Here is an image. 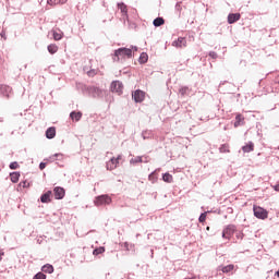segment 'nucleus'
Here are the masks:
<instances>
[{"instance_id": "nucleus-15", "label": "nucleus", "mask_w": 279, "mask_h": 279, "mask_svg": "<svg viewBox=\"0 0 279 279\" xmlns=\"http://www.w3.org/2000/svg\"><path fill=\"white\" fill-rule=\"evenodd\" d=\"M46 137L49 140L56 138V128L51 126V128L47 129Z\"/></svg>"}, {"instance_id": "nucleus-8", "label": "nucleus", "mask_w": 279, "mask_h": 279, "mask_svg": "<svg viewBox=\"0 0 279 279\" xmlns=\"http://www.w3.org/2000/svg\"><path fill=\"white\" fill-rule=\"evenodd\" d=\"M54 198L56 199H64V196L66 195V191H64V187L56 186L53 189Z\"/></svg>"}, {"instance_id": "nucleus-24", "label": "nucleus", "mask_w": 279, "mask_h": 279, "mask_svg": "<svg viewBox=\"0 0 279 279\" xmlns=\"http://www.w3.org/2000/svg\"><path fill=\"white\" fill-rule=\"evenodd\" d=\"M48 51L49 53L53 54V53H58V45L56 44H50L48 46Z\"/></svg>"}, {"instance_id": "nucleus-21", "label": "nucleus", "mask_w": 279, "mask_h": 279, "mask_svg": "<svg viewBox=\"0 0 279 279\" xmlns=\"http://www.w3.org/2000/svg\"><path fill=\"white\" fill-rule=\"evenodd\" d=\"M162 180H163V182H167L168 184H171V182H173V175H171L169 172H166L162 175Z\"/></svg>"}, {"instance_id": "nucleus-36", "label": "nucleus", "mask_w": 279, "mask_h": 279, "mask_svg": "<svg viewBox=\"0 0 279 279\" xmlns=\"http://www.w3.org/2000/svg\"><path fill=\"white\" fill-rule=\"evenodd\" d=\"M209 58H213V60H217V52L215 51L209 52Z\"/></svg>"}, {"instance_id": "nucleus-26", "label": "nucleus", "mask_w": 279, "mask_h": 279, "mask_svg": "<svg viewBox=\"0 0 279 279\" xmlns=\"http://www.w3.org/2000/svg\"><path fill=\"white\" fill-rule=\"evenodd\" d=\"M220 153L221 154H230V146L228 144H223L221 147H220Z\"/></svg>"}, {"instance_id": "nucleus-17", "label": "nucleus", "mask_w": 279, "mask_h": 279, "mask_svg": "<svg viewBox=\"0 0 279 279\" xmlns=\"http://www.w3.org/2000/svg\"><path fill=\"white\" fill-rule=\"evenodd\" d=\"M254 149V143L248 142L245 146L242 147L244 154H250Z\"/></svg>"}, {"instance_id": "nucleus-3", "label": "nucleus", "mask_w": 279, "mask_h": 279, "mask_svg": "<svg viewBox=\"0 0 279 279\" xmlns=\"http://www.w3.org/2000/svg\"><path fill=\"white\" fill-rule=\"evenodd\" d=\"M253 213L257 219H267L269 217V213L260 206H254Z\"/></svg>"}, {"instance_id": "nucleus-19", "label": "nucleus", "mask_w": 279, "mask_h": 279, "mask_svg": "<svg viewBox=\"0 0 279 279\" xmlns=\"http://www.w3.org/2000/svg\"><path fill=\"white\" fill-rule=\"evenodd\" d=\"M20 178H21V173H19V172H12L10 174V179H11V182H13V184H16V182H19Z\"/></svg>"}, {"instance_id": "nucleus-30", "label": "nucleus", "mask_w": 279, "mask_h": 279, "mask_svg": "<svg viewBox=\"0 0 279 279\" xmlns=\"http://www.w3.org/2000/svg\"><path fill=\"white\" fill-rule=\"evenodd\" d=\"M48 3L50 5H58L60 3H64V1L63 0H48Z\"/></svg>"}, {"instance_id": "nucleus-28", "label": "nucleus", "mask_w": 279, "mask_h": 279, "mask_svg": "<svg viewBox=\"0 0 279 279\" xmlns=\"http://www.w3.org/2000/svg\"><path fill=\"white\" fill-rule=\"evenodd\" d=\"M104 252H106V250L104 247H99L94 250L93 254L94 256H99V254H104Z\"/></svg>"}, {"instance_id": "nucleus-38", "label": "nucleus", "mask_w": 279, "mask_h": 279, "mask_svg": "<svg viewBox=\"0 0 279 279\" xmlns=\"http://www.w3.org/2000/svg\"><path fill=\"white\" fill-rule=\"evenodd\" d=\"M148 180H150V181L154 180V173L149 174Z\"/></svg>"}, {"instance_id": "nucleus-40", "label": "nucleus", "mask_w": 279, "mask_h": 279, "mask_svg": "<svg viewBox=\"0 0 279 279\" xmlns=\"http://www.w3.org/2000/svg\"><path fill=\"white\" fill-rule=\"evenodd\" d=\"M3 252H0V260H2Z\"/></svg>"}, {"instance_id": "nucleus-41", "label": "nucleus", "mask_w": 279, "mask_h": 279, "mask_svg": "<svg viewBox=\"0 0 279 279\" xmlns=\"http://www.w3.org/2000/svg\"><path fill=\"white\" fill-rule=\"evenodd\" d=\"M276 276L279 278V270L276 272Z\"/></svg>"}, {"instance_id": "nucleus-22", "label": "nucleus", "mask_w": 279, "mask_h": 279, "mask_svg": "<svg viewBox=\"0 0 279 279\" xmlns=\"http://www.w3.org/2000/svg\"><path fill=\"white\" fill-rule=\"evenodd\" d=\"M53 40H62L63 33L58 31H52Z\"/></svg>"}, {"instance_id": "nucleus-29", "label": "nucleus", "mask_w": 279, "mask_h": 279, "mask_svg": "<svg viewBox=\"0 0 279 279\" xmlns=\"http://www.w3.org/2000/svg\"><path fill=\"white\" fill-rule=\"evenodd\" d=\"M179 93H180L181 97H184V95L189 94V87H181L179 89Z\"/></svg>"}, {"instance_id": "nucleus-37", "label": "nucleus", "mask_w": 279, "mask_h": 279, "mask_svg": "<svg viewBox=\"0 0 279 279\" xmlns=\"http://www.w3.org/2000/svg\"><path fill=\"white\" fill-rule=\"evenodd\" d=\"M46 167H47V163L41 162V163L39 165V169H40V171H43Z\"/></svg>"}, {"instance_id": "nucleus-20", "label": "nucleus", "mask_w": 279, "mask_h": 279, "mask_svg": "<svg viewBox=\"0 0 279 279\" xmlns=\"http://www.w3.org/2000/svg\"><path fill=\"white\" fill-rule=\"evenodd\" d=\"M148 60H149V56L147 54V52H142L140 56V63L145 64L147 63Z\"/></svg>"}, {"instance_id": "nucleus-16", "label": "nucleus", "mask_w": 279, "mask_h": 279, "mask_svg": "<svg viewBox=\"0 0 279 279\" xmlns=\"http://www.w3.org/2000/svg\"><path fill=\"white\" fill-rule=\"evenodd\" d=\"M70 118L72 119V121H80V119H82V112L81 111H72L70 113Z\"/></svg>"}, {"instance_id": "nucleus-5", "label": "nucleus", "mask_w": 279, "mask_h": 279, "mask_svg": "<svg viewBox=\"0 0 279 279\" xmlns=\"http://www.w3.org/2000/svg\"><path fill=\"white\" fill-rule=\"evenodd\" d=\"M119 160H121V156H118L117 158L112 157L107 162V170L108 171H113V169H117V167H119Z\"/></svg>"}, {"instance_id": "nucleus-42", "label": "nucleus", "mask_w": 279, "mask_h": 279, "mask_svg": "<svg viewBox=\"0 0 279 279\" xmlns=\"http://www.w3.org/2000/svg\"><path fill=\"white\" fill-rule=\"evenodd\" d=\"M206 230H207V231L210 230V227H207Z\"/></svg>"}, {"instance_id": "nucleus-2", "label": "nucleus", "mask_w": 279, "mask_h": 279, "mask_svg": "<svg viewBox=\"0 0 279 279\" xmlns=\"http://www.w3.org/2000/svg\"><path fill=\"white\" fill-rule=\"evenodd\" d=\"M95 206H109V204H112V197H110L108 194L97 196L94 199Z\"/></svg>"}, {"instance_id": "nucleus-33", "label": "nucleus", "mask_w": 279, "mask_h": 279, "mask_svg": "<svg viewBox=\"0 0 279 279\" xmlns=\"http://www.w3.org/2000/svg\"><path fill=\"white\" fill-rule=\"evenodd\" d=\"M198 221H199L201 223H204V221H206V213H203V214L199 216Z\"/></svg>"}, {"instance_id": "nucleus-12", "label": "nucleus", "mask_w": 279, "mask_h": 279, "mask_svg": "<svg viewBox=\"0 0 279 279\" xmlns=\"http://www.w3.org/2000/svg\"><path fill=\"white\" fill-rule=\"evenodd\" d=\"M241 125H245V117H243L241 113H238L235 116L234 128H239Z\"/></svg>"}, {"instance_id": "nucleus-7", "label": "nucleus", "mask_w": 279, "mask_h": 279, "mask_svg": "<svg viewBox=\"0 0 279 279\" xmlns=\"http://www.w3.org/2000/svg\"><path fill=\"white\" fill-rule=\"evenodd\" d=\"M111 90H112V93H118V95H121L123 93V83L119 82V81L112 82Z\"/></svg>"}, {"instance_id": "nucleus-39", "label": "nucleus", "mask_w": 279, "mask_h": 279, "mask_svg": "<svg viewBox=\"0 0 279 279\" xmlns=\"http://www.w3.org/2000/svg\"><path fill=\"white\" fill-rule=\"evenodd\" d=\"M275 191L279 192V184L274 186Z\"/></svg>"}, {"instance_id": "nucleus-9", "label": "nucleus", "mask_w": 279, "mask_h": 279, "mask_svg": "<svg viewBox=\"0 0 279 279\" xmlns=\"http://www.w3.org/2000/svg\"><path fill=\"white\" fill-rule=\"evenodd\" d=\"M172 47H177L178 49H182V47H186V38L179 37L177 40L172 43Z\"/></svg>"}, {"instance_id": "nucleus-25", "label": "nucleus", "mask_w": 279, "mask_h": 279, "mask_svg": "<svg viewBox=\"0 0 279 279\" xmlns=\"http://www.w3.org/2000/svg\"><path fill=\"white\" fill-rule=\"evenodd\" d=\"M43 271H44L45 274H53V266L47 264V265H45V266L43 267Z\"/></svg>"}, {"instance_id": "nucleus-23", "label": "nucleus", "mask_w": 279, "mask_h": 279, "mask_svg": "<svg viewBox=\"0 0 279 279\" xmlns=\"http://www.w3.org/2000/svg\"><path fill=\"white\" fill-rule=\"evenodd\" d=\"M165 23V19L162 17H156L153 22V25L155 27H160Z\"/></svg>"}, {"instance_id": "nucleus-31", "label": "nucleus", "mask_w": 279, "mask_h": 279, "mask_svg": "<svg viewBox=\"0 0 279 279\" xmlns=\"http://www.w3.org/2000/svg\"><path fill=\"white\" fill-rule=\"evenodd\" d=\"M33 279H47V275L43 274V272H38L34 276Z\"/></svg>"}, {"instance_id": "nucleus-4", "label": "nucleus", "mask_w": 279, "mask_h": 279, "mask_svg": "<svg viewBox=\"0 0 279 279\" xmlns=\"http://www.w3.org/2000/svg\"><path fill=\"white\" fill-rule=\"evenodd\" d=\"M234 232H236V227L233 225H229L227 226L223 231H222V239H232V236L234 235Z\"/></svg>"}, {"instance_id": "nucleus-10", "label": "nucleus", "mask_w": 279, "mask_h": 279, "mask_svg": "<svg viewBox=\"0 0 279 279\" xmlns=\"http://www.w3.org/2000/svg\"><path fill=\"white\" fill-rule=\"evenodd\" d=\"M0 93L1 95H3L4 97H10V95L12 94V87L8 86V85H0Z\"/></svg>"}, {"instance_id": "nucleus-13", "label": "nucleus", "mask_w": 279, "mask_h": 279, "mask_svg": "<svg viewBox=\"0 0 279 279\" xmlns=\"http://www.w3.org/2000/svg\"><path fill=\"white\" fill-rule=\"evenodd\" d=\"M51 195H53L51 191H48L45 194H43L40 197L41 204H49L51 202Z\"/></svg>"}, {"instance_id": "nucleus-32", "label": "nucleus", "mask_w": 279, "mask_h": 279, "mask_svg": "<svg viewBox=\"0 0 279 279\" xmlns=\"http://www.w3.org/2000/svg\"><path fill=\"white\" fill-rule=\"evenodd\" d=\"M19 186H22V189H29V182L27 181L21 182Z\"/></svg>"}, {"instance_id": "nucleus-27", "label": "nucleus", "mask_w": 279, "mask_h": 279, "mask_svg": "<svg viewBox=\"0 0 279 279\" xmlns=\"http://www.w3.org/2000/svg\"><path fill=\"white\" fill-rule=\"evenodd\" d=\"M121 246L124 247V250H126V252H130V250H134V244H130L128 242L122 243Z\"/></svg>"}, {"instance_id": "nucleus-11", "label": "nucleus", "mask_w": 279, "mask_h": 279, "mask_svg": "<svg viewBox=\"0 0 279 279\" xmlns=\"http://www.w3.org/2000/svg\"><path fill=\"white\" fill-rule=\"evenodd\" d=\"M241 13H230L228 15V23L229 25H232V23H236V21H240Z\"/></svg>"}, {"instance_id": "nucleus-18", "label": "nucleus", "mask_w": 279, "mask_h": 279, "mask_svg": "<svg viewBox=\"0 0 279 279\" xmlns=\"http://www.w3.org/2000/svg\"><path fill=\"white\" fill-rule=\"evenodd\" d=\"M221 271L222 274H230L231 271H234V264L223 266Z\"/></svg>"}, {"instance_id": "nucleus-14", "label": "nucleus", "mask_w": 279, "mask_h": 279, "mask_svg": "<svg viewBox=\"0 0 279 279\" xmlns=\"http://www.w3.org/2000/svg\"><path fill=\"white\" fill-rule=\"evenodd\" d=\"M118 10H120L122 16H125L128 19V5H125V3H118Z\"/></svg>"}, {"instance_id": "nucleus-35", "label": "nucleus", "mask_w": 279, "mask_h": 279, "mask_svg": "<svg viewBox=\"0 0 279 279\" xmlns=\"http://www.w3.org/2000/svg\"><path fill=\"white\" fill-rule=\"evenodd\" d=\"M9 167H10V169H19V162L13 161V162L10 163Z\"/></svg>"}, {"instance_id": "nucleus-34", "label": "nucleus", "mask_w": 279, "mask_h": 279, "mask_svg": "<svg viewBox=\"0 0 279 279\" xmlns=\"http://www.w3.org/2000/svg\"><path fill=\"white\" fill-rule=\"evenodd\" d=\"M87 75L89 76V77H94V75H97V70H90V71H88L87 72Z\"/></svg>"}, {"instance_id": "nucleus-6", "label": "nucleus", "mask_w": 279, "mask_h": 279, "mask_svg": "<svg viewBox=\"0 0 279 279\" xmlns=\"http://www.w3.org/2000/svg\"><path fill=\"white\" fill-rule=\"evenodd\" d=\"M132 97L136 104H141L145 101V92L137 89L132 94Z\"/></svg>"}, {"instance_id": "nucleus-1", "label": "nucleus", "mask_w": 279, "mask_h": 279, "mask_svg": "<svg viewBox=\"0 0 279 279\" xmlns=\"http://www.w3.org/2000/svg\"><path fill=\"white\" fill-rule=\"evenodd\" d=\"M138 51L136 47L132 48H119L114 51L113 62H119L120 60H125V58H132V51Z\"/></svg>"}]
</instances>
